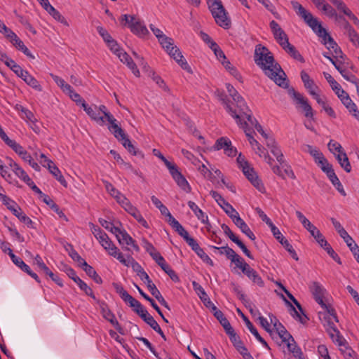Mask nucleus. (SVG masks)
<instances>
[{
    "instance_id": "1",
    "label": "nucleus",
    "mask_w": 359,
    "mask_h": 359,
    "mask_svg": "<svg viewBox=\"0 0 359 359\" xmlns=\"http://www.w3.org/2000/svg\"><path fill=\"white\" fill-rule=\"evenodd\" d=\"M254 60L264 74L277 85L282 88L287 87L285 72L280 66L275 62L273 55L267 48L260 44L257 45L255 50Z\"/></svg>"
},
{
    "instance_id": "2",
    "label": "nucleus",
    "mask_w": 359,
    "mask_h": 359,
    "mask_svg": "<svg viewBox=\"0 0 359 359\" xmlns=\"http://www.w3.org/2000/svg\"><path fill=\"white\" fill-rule=\"evenodd\" d=\"M222 104L224 105L226 110L228 113L236 119V123L243 129L248 126V123L245 121H243L245 118L248 120V121H251L252 120V114L251 110L247 106L244 99L241 95L233 100L236 104L237 109H234L232 107L233 103H231L229 100H226V99H222Z\"/></svg>"
},
{
    "instance_id": "3",
    "label": "nucleus",
    "mask_w": 359,
    "mask_h": 359,
    "mask_svg": "<svg viewBox=\"0 0 359 359\" xmlns=\"http://www.w3.org/2000/svg\"><path fill=\"white\" fill-rule=\"evenodd\" d=\"M291 4L296 13L303 18L307 25L309 26L318 36H322V34L325 33V29L322 27L318 20L299 2L294 1H292Z\"/></svg>"
},
{
    "instance_id": "4",
    "label": "nucleus",
    "mask_w": 359,
    "mask_h": 359,
    "mask_svg": "<svg viewBox=\"0 0 359 359\" xmlns=\"http://www.w3.org/2000/svg\"><path fill=\"white\" fill-rule=\"evenodd\" d=\"M207 4L216 23L223 28H229L231 21L227 17V13L222 1L220 0H207Z\"/></svg>"
},
{
    "instance_id": "5",
    "label": "nucleus",
    "mask_w": 359,
    "mask_h": 359,
    "mask_svg": "<svg viewBox=\"0 0 359 359\" xmlns=\"http://www.w3.org/2000/svg\"><path fill=\"white\" fill-rule=\"evenodd\" d=\"M159 43L183 69L187 70L188 72H191V67L188 65L187 62L184 60V57L180 49L177 46H174L172 39L165 36L162 39H160Z\"/></svg>"
},
{
    "instance_id": "6",
    "label": "nucleus",
    "mask_w": 359,
    "mask_h": 359,
    "mask_svg": "<svg viewBox=\"0 0 359 359\" xmlns=\"http://www.w3.org/2000/svg\"><path fill=\"white\" fill-rule=\"evenodd\" d=\"M238 167L242 170L245 176L252 183V184L260 192L265 191V187L262 181L258 178L254 169L251 168L245 157L239 154L236 159Z\"/></svg>"
},
{
    "instance_id": "7",
    "label": "nucleus",
    "mask_w": 359,
    "mask_h": 359,
    "mask_svg": "<svg viewBox=\"0 0 359 359\" xmlns=\"http://www.w3.org/2000/svg\"><path fill=\"white\" fill-rule=\"evenodd\" d=\"M120 21L123 26L128 25L130 31L139 37H145L149 34V30L143 22L136 18L135 15H122Z\"/></svg>"
},
{
    "instance_id": "8",
    "label": "nucleus",
    "mask_w": 359,
    "mask_h": 359,
    "mask_svg": "<svg viewBox=\"0 0 359 359\" xmlns=\"http://www.w3.org/2000/svg\"><path fill=\"white\" fill-rule=\"evenodd\" d=\"M290 95L292 97L297 107H301L304 112V116L306 118H313V111L311 106L309 104L308 99L302 94L294 90V88L290 89L288 91Z\"/></svg>"
},
{
    "instance_id": "9",
    "label": "nucleus",
    "mask_w": 359,
    "mask_h": 359,
    "mask_svg": "<svg viewBox=\"0 0 359 359\" xmlns=\"http://www.w3.org/2000/svg\"><path fill=\"white\" fill-rule=\"evenodd\" d=\"M169 172L177 184L186 193L191 192V188L185 177L179 171L175 164L168 168Z\"/></svg>"
},
{
    "instance_id": "10",
    "label": "nucleus",
    "mask_w": 359,
    "mask_h": 359,
    "mask_svg": "<svg viewBox=\"0 0 359 359\" xmlns=\"http://www.w3.org/2000/svg\"><path fill=\"white\" fill-rule=\"evenodd\" d=\"M210 194L231 219L238 214L233 207L226 201L219 193L215 191H210Z\"/></svg>"
},
{
    "instance_id": "11",
    "label": "nucleus",
    "mask_w": 359,
    "mask_h": 359,
    "mask_svg": "<svg viewBox=\"0 0 359 359\" xmlns=\"http://www.w3.org/2000/svg\"><path fill=\"white\" fill-rule=\"evenodd\" d=\"M214 149H224V153L229 156H235L237 153V150L232 146L231 142L225 137H222L216 141Z\"/></svg>"
},
{
    "instance_id": "12",
    "label": "nucleus",
    "mask_w": 359,
    "mask_h": 359,
    "mask_svg": "<svg viewBox=\"0 0 359 359\" xmlns=\"http://www.w3.org/2000/svg\"><path fill=\"white\" fill-rule=\"evenodd\" d=\"M326 330L333 342L337 344L340 346H345L346 344V340L341 335L334 323L330 320H327Z\"/></svg>"
},
{
    "instance_id": "13",
    "label": "nucleus",
    "mask_w": 359,
    "mask_h": 359,
    "mask_svg": "<svg viewBox=\"0 0 359 359\" xmlns=\"http://www.w3.org/2000/svg\"><path fill=\"white\" fill-rule=\"evenodd\" d=\"M324 41L323 43L327 46V48L329 50H332L335 53L336 57H340L341 59H344L346 57L341 51L340 47L338 44L334 41V39L328 34V33L325 31V33L322 34L321 36Z\"/></svg>"
},
{
    "instance_id": "14",
    "label": "nucleus",
    "mask_w": 359,
    "mask_h": 359,
    "mask_svg": "<svg viewBox=\"0 0 359 359\" xmlns=\"http://www.w3.org/2000/svg\"><path fill=\"white\" fill-rule=\"evenodd\" d=\"M271 323L273 324L276 330V334L283 342L290 340L292 335L287 331L285 327L279 322L277 318L273 315H269Z\"/></svg>"
},
{
    "instance_id": "15",
    "label": "nucleus",
    "mask_w": 359,
    "mask_h": 359,
    "mask_svg": "<svg viewBox=\"0 0 359 359\" xmlns=\"http://www.w3.org/2000/svg\"><path fill=\"white\" fill-rule=\"evenodd\" d=\"M107 121L109 123L108 129L114 135V137L119 141L121 139H124V137L126 136V134L125 133L124 130L118 126V121L114 117V116L107 115Z\"/></svg>"
},
{
    "instance_id": "16",
    "label": "nucleus",
    "mask_w": 359,
    "mask_h": 359,
    "mask_svg": "<svg viewBox=\"0 0 359 359\" xmlns=\"http://www.w3.org/2000/svg\"><path fill=\"white\" fill-rule=\"evenodd\" d=\"M310 290L316 302L320 306H325L323 297L326 290L318 282H313L310 285Z\"/></svg>"
},
{
    "instance_id": "17",
    "label": "nucleus",
    "mask_w": 359,
    "mask_h": 359,
    "mask_svg": "<svg viewBox=\"0 0 359 359\" xmlns=\"http://www.w3.org/2000/svg\"><path fill=\"white\" fill-rule=\"evenodd\" d=\"M238 313L241 316L243 320H244L247 327L250 330V332L255 336V337L266 348L269 349V346L266 341L260 336L257 329L254 327L252 323L249 320V319L241 312V311L238 309Z\"/></svg>"
},
{
    "instance_id": "18",
    "label": "nucleus",
    "mask_w": 359,
    "mask_h": 359,
    "mask_svg": "<svg viewBox=\"0 0 359 359\" xmlns=\"http://www.w3.org/2000/svg\"><path fill=\"white\" fill-rule=\"evenodd\" d=\"M82 107L86 113L97 123L103 125L105 123V120L102 116H100V111H97V107L94 106V108L88 106L86 102H82Z\"/></svg>"
},
{
    "instance_id": "19",
    "label": "nucleus",
    "mask_w": 359,
    "mask_h": 359,
    "mask_svg": "<svg viewBox=\"0 0 359 359\" xmlns=\"http://www.w3.org/2000/svg\"><path fill=\"white\" fill-rule=\"evenodd\" d=\"M25 162L30 161L32 156L18 143L13 140H8L6 144Z\"/></svg>"
},
{
    "instance_id": "20",
    "label": "nucleus",
    "mask_w": 359,
    "mask_h": 359,
    "mask_svg": "<svg viewBox=\"0 0 359 359\" xmlns=\"http://www.w3.org/2000/svg\"><path fill=\"white\" fill-rule=\"evenodd\" d=\"M46 163H43V166L46 167L49 172L58 180L62 185L67 186V182L62 175L60 170L51 160H46Z\"/></svg>"
},
{
    "instance_id": "21",
    "label": "nucleus",
    "mask_w": 359,
    "mask_h": 359,
    "mask_svg": "<svg viewBox=\"0 0 359 359\" xmlns=\"http://www.w3.org/2000/svg\"><path fill=\"white\" fill-rule=\"evenodd\" d=\"M232 221L233 223L241 229V231L245 233L252 241L255 240V236L253 232L250 230L248 224L244 220L241 218L238 214L236 217H233Z\"/></svg>"
},
{
    "instance_id": "22",
    "label": "nucleus",
    "mask_w": 359,
    "mask_h": 359,
    "mask_svg": "<svg viewBox=\"0 0 359 359\" xmlns=\"http://www.w3.org/2000/svg\"><path fill=\"white\" fill-rule=\"evenodd\" d=\"M100 245L106 251H107L109 255L116 258L118 260L122 258L123 254L119 251L118 248L113 243L109 238L100 243Z\"/></svg>"
},
{
    "instance_id": "23",
    "label": "nucleus",
    "mask_w": 359,
    "mask_h": 359,
    "mask_svg": "<svg viewBox=\"0 0 359 359\" xmlns=\"http://www.w3.org/2000/svg\"><path fill=\"white\" fill-rule=\"evenodd\" d=\"M118 261L128 267H132L133 270L137 273L138 276H140L142 273L144 272V270L140 266V264L137 262L131 256H128L127 259H126L122 255V258L118 259Z\"/></svg>"
},
{
    "instance_id": "24",
    "label": "nucleus",
    "mask_w": 359,
    "mask_h": 359,
    "mask_svg": "<svg viewBox=\"0 0 359 359\" xmlns=\"http://www.w3.org/2000/svg\"><path fill=\"white\" fill-rule=\"evenodd\" d=\"M118 58L123 63L126 64L130 69L132 70L135 76L137 77L140 76V73L139 69H137L132 58L126 52L124 51L121 53V54L118 55Z\"/></svg>"
},
{
    "instance_id": "25",
    "label": "nucleus",
    "mask_w": 359,
    "mask_h": 359,
    "mask_svg": "<svg viewBox=\"0 0 359 359\" xmlns=\"http://www.w3.org/2000/svg\"><path fill=\"white\" fill-rule=\"evenodd\" d=\"M267 146L269 147L271 152L276 157L277 161L280 165L285 163L283 154L280 149V148L277 146L276 142L273 139H269L267 142Z\"/></svg>"
},
{
    "instance_id": "26",
    "label": "nucleus",
    "mask_w": 359,
    "mask_h": 359,
    "mask_svg": "<svg viewBox=\"0 0 359 359\" xmlns=\"http://www.w3.org/2000/svg\"><path fill=\"white\" fill-rule=\"evenodd\" d=\"M243 273L245 274L252 282L257 285L262 287L264 286V281L257 272L251 268L250 266L247 267L244 266Z\"/></svg>"
},
{
    "instance_id": "27",
    "label": "nucleus",
    "mask_w": 359,
    "mask_h": 359,
    "mask_svg": "<svg viewBox=\"0 0 359 359\" xmlns=\"http://www.w3.org/2000/svg\"><path fill=\"white\" fill-rule=\"evenodd\" d=\"M323 75L337 97L342 94L345 95L346 91L341 88L340 84L329 73L323 72Z\"/></svg>"
},
{
    "instance_id": "28",
    "label": "nucleus",
    "mask_w": 359,
    "mask_h": 359,
    "mask_svg": "<svg viewBox=\"0 0 359 359\" xmlns=\"http://www.w3.org/2000/svg\"><path fill=\"white\" fill-rule=\"evenodd\" d=\"M347 67L353 69V66H349L348 62H346L341 68H338V71L344 79L354 84L358 79L347 70Z\"/></svg>"
},
{
    "instance_id": "29",
    "label": "nucleus",
    "mask_w": 359,
    "mask_h": 359,
    "mask_svg": "<svg viewBox=\"0 0 359 359\" xmlns=\"http://www.w3.org/2000/svg\"><path fill=\"white\" fill-rule=\"evenodd\" d=\"M114 235L120 245H129L133 243V238L124 229L118 228V233H115Z\"/></svg>"
},
{
    "instance_id": "30",
    "label": "nucleus",
    "mask_w": 359,
    "mask_h": 359,
    "mask_svg": "<svg viewBox=\"0 0 359 359\" xmlns=\"http://www.w3.org/2000/svg\"><path fill=\"white\" fill-rule=\"evenodd\" d=\"M148 290L151 292V294L158 300V302L164 307L170 310V307L168 306V304L165 300L164 297L161 294L160 291L157 289L155 284H152L150 285H148Z\"/></svg>"
},
{
    "instance_id": "31",
    "label": "nucleus",
    "mask_w": 359,
    "mask_h": 359,
    "mask_svg": "<svg viewBox=\"0 0 359 359\" xmlns=\"http://www.w3.org/2000/svg\"><path fill=\"white\" fill-rule=\"evenodd\" d=\"M284 301L285 302L286 304L290 306L292 308V310L294 312V314H292L293 317L299 320L301 323H304V319L307 318L306 316L304 313L303 309L299 304L298 301H295L294 303L295 306L297 307L298 310L304 315V317L301 316L300 313L295 309V308L290 304V302H288L283 296H282Z\"/></svg>"
},
{
    "instance_id": "32",
    "label": "nucleus",
    "mask_w": 359,
    "mask_h": 359,
    "mask_svg": "<svg viewBox=\"0 0 359 359\" xmlns=\"http://www.w3.org/2000/svg\"><path fill=\"white\" fill-rule=\"evenodd\" d=\"M284 301L285 302L286 304L290 306L292 308V310L294 312V314H292L293 317L299 320L301 323H304V319L307 318L306 316L304 313L303 309L299 304L298 301H295L294 303L295 306L297 307L298 310L304 315V317L301 316L300 313L295 309V308L290 304V302H288L283 296H282Z\"/></svg>"
},
{
    "instance_id": "33",
    "label": "nucleus",
    "mask_w": 359,
    "mask_h": 359,
    "mask_svg": "<svg viewBox=\"0 0 359 359\" xmlns=\"http://www.w3.org/2000/svg\"><path fill=\"white\" fill-rule=\"evenodd\" d=\"M287 348L290 352H291L295 358H298L301 359L303 353L301 348L297 345L294 339L292 337L290 340L286 341Z\"/></svg>"
},
{
    "instance_id": "34",
    "label": "nucleus",
    "mask_w": 359,
    "mask_h": 359,
    "mask_svg": "<svg viewBox=\"0 0 359 359\" xmlns=\"http://www.w3.org/2000/svg\"><path fill=\"white\" fill-rule=\"evenodd\" d=\"M126 304H129V306L132 308H133L134 311L137 314L140 315V311L144 310V308L142 306V305L140 304V302H138L137 299L133 298L130 294H128V296L123 299Z\"/></svg>"
},
{
    "instance_id": "35",
    "label": "nucleus",
    "mask_w": 359,
    "mask_h": 359,
    "mask_svg": "<svg viewBox=\"0 0 359 359\" xmlns=\"http://www.w3.org/2000/svg\"><path fill=\"white\" fill-rule=\"evenodd\" d=\"M308 231L321 247L327 245V241L316 226L313 225Z\"/></svg>"
},
{
    "instance_id": "36",
    "label": "nucleus",
    "mask_w": 359,
    "mask_h": 359,
    "mask_svg": "<svg viewBox=\"0 0 359 359\" xmlns=\"http://www.w3.org/2000/svg\"><path fill=\"white\" fill-rule=\"evenodd\" d=\"M138 316L154 330L159 325L145 309L144 310H141L140 313Z\"/></svg>"
},
{
    "instance_id": "37",
    "label": "nucleus",
    "mask_w": 359,
    "mask_h": 359,
    "mask_svg": "<svg viewBox=\"0 0 359 359\" xmlns=\"http://www.w3.org/2000/svg\"><path fill=\"white\" fill-rule=\"evenodd\" d=\"M336 158L341 167L344 168L346 172H350L351 171V166L348 158L344 151L341 154H337Z\"/></svg>"
},
{
    "instance_id": "38",
    "label": "nucleus",
    "mask_w": 359,
    "mask_h": 359,
    "mask_svg": "<svg viewBox=\"0 0 359 359\" xmlns=\"http://www.w3.org/2000/svg\"><path fill=\"white\" fill-rule=\"evenodd\" d=\"M120 141L122 142L123 147L133 155L140 156L142 158L144 156L142 152L137 149L132 144L130 140L127 137V135L124 137V139H121Z\"/></svg>"
},
{
    "instance_id": "39",
    "label": "nucleus",
    "mask_w": 359,
    "mask_h": 359,
    "mask_svg": "<svg viewBox=\"0 0 359 359\" xmlns=\"http://www.w3.org/2000/svg\"><path fill=\"white\" fill-rule=\"evenodd\" d=\"M273 34L277 42L283 48L290 45L288 37L283 29L280 31L278 30L277 32H275Z\"/></svg>"
},
{
    "instance_id": "40",
    "label": "nucleus",
    "mask_w": 359,
    "mask_h": 359,
    "mask_svg": "<svg viewBox=\"0 0 359 359\" xmlns=\"http://www.w3.org/2000/svg\"><path fill=\"white\" fill-rule=\"evenodd\" d=\"M13 214L17 217L20 222L25 224L29 228H34L33 222L32 219L27 217L21 210V208L18 206L16 209L15 212H13Z\"/></svg>"
},
{
    "instance_id": "41",
    "label": "nucleus",
    "mask_w": 359,
    "mask_h": 359,
    "mask_svg": "<svg viewBox=\"0 0 359 359\" xmlns=\"http://www.w3.org/2000/svg\"><path fill=\"white\" fill-rule=\"evenodd\" d=\"M214 316L219 321L220 324L225 330L226 333L233 329L230 323L222 311L215 312Z\"/></svg>"
},
{
    "instance_id": "42",
    "label": "nucleus",
    "mask_w": 359,
    "mask_h": 359,
    "mask_svg": "<svg viewBox=\"0 0 359 359\" xmlns=\"http://www.w3.org/2000/svg\"><path fill=\"white\" fill-rule=\"evenodd\" d=\"M8 255L10 256L12 262L16 266H18L19 268H20L23 271L26 272L30 268L27 264H26L23 262V260L21 258L15 256L13 254V250L11 249H8Z\"/></svg>"
},
{
    "instance_id": "43",
    "label": "nucleus",
    "mask_w": 359,
    "mask_h": 359,
    "mask_svg": "<svg viewBox=\"0 0 359 359\" xmlns=\"http://www.w3.org/2000/svg\"><path fill=\"white\" fill-rule=\"evenodd\" d=\"M50 76L65 93L67 94L72 89V86L60 76L53 74H50Z\"/></svg>"
},
{
    "instance_id": "44",
    "label": "nucleus",
    "mask_w": 359,
    "mask_h": 359,
    "mask_svg": "<svg viewBox=\"0 0 359 359\" xmlns=\"http://www.w3.org/2000/svg\"><path fill=\"white\" fill-rule=\"evenodd\" d=\"M303 150L308 152L314 159L315 162L318 161L321 157L324 156L322 152L311 145L306 144L303 147Z\"/></svg>"
},
{
    "instance_id": "45",
    "label": "nucleus",
    "mask_w": 359,
    "mask_h": 359,
    "mask_svg": "<svg viewBox=\"0 0 359 359\" xmlns=\"http://www.w3.org/2000/svg\"><path fill=\"white\" fill-rule=\"evenodd\" d=\"M188 206L194 212L195 215L199 220L201 222H205V220H207V215L202 211L201 209L198 208V206L194 202L191 201H189Z\"/></svg>"
},
{
    "instance_id": "46",
    "label": "nucleus",
    "mask_w": 359,
    "mask_h": 359,
    "mask_svg": "<svg viewBox=\"0 0 359 359\" xmlns=\"http://www.w3.org/2000/svg\"><path fill=\"white\" fill-rule=\"evenodd\" d=\"M170 226L180 235L185 241H187L190 236L189 233L184 229V228L180 224L177 219H172Z\"/></svg>"
},
{
    "instance_id": "47",
    "label": "nucleus",
    "mask_w": 359,
    "mask_h": 359,
    "mask_svg": "<svg viewBox=\"0 0 359 359\" xmlns=\"http://www.w3.org/2000/svg\"><path fill=\"white\" fill-rule=\"evenodd\" d=\"M87 275L92 278L93 280L98 284H101L102 283V280L101 277L97 273V272L94 270V269L88 265V264L83 268Z\"/></svg>"
},
{
    "instance_id": "48",
    "label": "nucleus",
    "mask_w": 359,
    "mask_h": 359,
    "mask_svg": "<svg viewBox=\"0 0 359 359\" xmlns=\"http://www.w3.org/2000/svg\"><path fill=\"white\" fill-rule=\"evenodd\" d=\"M283 49L290 54L294 59L301 62H304V60L302 55L299 53V52L295 48L294 46L290 43L288 46H285L283 48Z\"/></svg>"
},
{
    "instance_id": "49",
    "label": "nucleus",
    "mask_w": 359,
    "mask_h": 359,
    "mask_svg": "<svg viewBox=\"0 0 359 359\" xmlns=\"http://www.w3.org/2000/svg\"><path fill=\"white\" fill-rule=\"evenodd\" d=\"M2 203L7 207L8 210H10L12 212H15L16 209L18 207L16 203L11 199L7 196H1V199Z\"/></svg>"
},
{
    "instance_id": "50",
    "label": "nucleus",
    "mask_w": 359,
    "mask_h": 359,
    "mask_svg": "<svg viewBox=\"0 0 359 359\" xmlns=\"http://www.w3.org/2000/svg\"><path fill=\"white\" fill-rule=\"evenodd\" d=\"M301 78L305 88L309 90V92L310 93V90H313L314 83L313 81L310 79L309 74L304 71H302L301 72Z\"/></svg>"
},
{
    "instance_id": "51",
    "label": "nucleus",
    "mask_w": 359,
    "mask_h": 359,
    "mask_svg": "<svg viewBox=\"0 0 359 359\" xmlns=\"http://www.w3.org/2000/svg\"><path fill=\"white\" fill-rule=\"evenodd\" d=\"M226 334L229 335L231 341L236 348V350L243 345L240 337L236 334L233 329L231 330Z\"/></svg>"
},
{
    "instance_id": "52",
    "label": "nucleus",
    "mask_w": 359,
    "mask_h": 359,
    "mask_svg": "<svg viewBox=\"0 0 359 359\" xmlns=\"http://www.w3.org/2000/svg\"><path fill=\"white\" fill-rule=\"evenodd\" d=\"M327 147L330 151L334 155H335V156L337 155L336 154L335 151L338 152V154L344 152L343 148L341 146V144L333 140H331L329 142Z\"/></svg>"
},
{
    "instance_id": "53",
    "label": "nucleus",
    "mask_w": 359,
    "mask_h": 359,
    "mask_svg": "<svg viewBox=\"0 0 359 359\" xmlns=\"http://www.w3.org/2000/svg\"><path fill=\"white\" fill-rule=\"evenodd\" d=\"M102 316L106 320L109 317H113L114 313L110 311L107 304L104 302L97 301Z\"/></svg>"
},
{
    "instance_id": "54",
    "label": "nucleus",
    "mask_w": 359,
    "mask_h": 359,
    "mask_svg": "<svg viewBox=\"0 0 359 359\" xmlns=\"http://www.w3.org/2000/svg\"><path fill=\"white\" fill-rule=\"evenodd\" d=\"M320 10H322L328 17L335 18L336 20H338L339 15L336 11L327 2L323 5V7Z\"/></svg>"
},
{
    "instance_id": "55",
    "label": "nucleus",
    "mask_w": 359,
    "mask_h": 359,
    "mask_svg": "<svg viewBox=\"0 0 359 359\" xmlns=\"http://www.w3.org/2000/svg\"><path fill=\"white\" fill-rule=\"evenodd\" d=\"M99 222L102 226L111 232L113 234L115 233H118V227L115 226L113 223L102 218L99 219Z\"/></svg>"
},
{
    "instance_id": "56",
    "label": "nucleus",
    "mask_w": 359,
    "mask_h": 359,
    "mask_svg": "<svg viewBox=\"0 0 359 359\" xmlns=\"http://www.w3.org/2000/svg\"><path fill=\"white\" fill-rule=\"evenodd\" d=\"M25 83L36 91L41 92L43 88L39 82L31 74L27 78Z\"/></svg>"
},
{
    "instance_id": "57",
    "label": "nucleus",
    "mask_w": 359,
    "mask_h": 359,
    "mask_svg": "<svg viewBox=\"0 0 359 359\" xmlns=\"http://www.w3.org/2000/svg\"><path fill=\"white\" fill-rule=\"evenodd\" d=\"M296 215L299 220V222L302 223L303 226L309 231L311 226H313V224L299 210L296 211Z\"/></svg>"
},
{
    "instance_id": "58",
    "label": "nucleus",
    "mask_w": 359,
    "mask_h": 359,
    "mask_svg": "<svg viewBox=\"0 0 359 359\" xmlns=\"http://www.w3.org/2000/svg\"><path fill=\"white\" fill-rule=\"evenodd\" d=\"M224 67L229 70L231 74H232L235 78H236L238 80H240L241 79V76L239 74V72L237 71V69L233 67L231 62L229 60H225L224 61H222V62Z\"/></svg>"
},
{
    "instance_id": "59",
    "label": "nucleus",
    "mask_w": 359,
    "mask_h": 359,
    "mask_svg": "<svg viewBox=\"0 0 359 359\" xmlns=\"http://www.w3.org/2000/svg\"><path fill=\"white\" fill-rule=\"evenodd\" d=\"M210 49L214 52L215 56L217 57V59L222 62V61H224L226 60V57L222 51V50L219 48V46L217 45V43H213L211 45Z\"/></svg>"
},
{
    "instance_id": "60",
    "label": "nucleus",
    "mask_w": 359,
    "mask_h": 359,
    "mask_svg": "<svg viewBox=\"0 0 359 359\" xmlns=\"http://www.w3.org/2000/svg\"><path fill=\"white\" fill-rule=\"evenodd\" d=\"M69 255L74 261L77 262L79 266H81L82 268H83L87 264V262L85 261V259H83L75 250L72 249L69 253Z\"/></svg>"
},
{
    "instance_id": "61",
    "label": "nucleus",
    "mask_w": 359,
    "mask_h": 359,
    "mask_svg": "<svg viewBox=\"0 0 359 359\" xmlns=\"http://www.w3.org/2000/svg\"><path fill=\"white\" fill-rule=\"evenodd\" d=\"M280 243L284 246L285 250L290 254V255L294 259H295L296 261L299 260L297 254L296 253L293 247L287 239H284L283 241L280 242Z\"/></svg>"
},
{
    "instance_id": "62",
    "label": "nucleus",
    "mask_w": 359,
    "mask_h": 359,
    "mask_svg": "<svg viewBox=\"0 0 359 359\" xmlns=\"http://www.w3.org/2000/svg\"><path fill=\"white\" fill-rule=\"evenodd\" d=\"M192 285L194 290L196 291V292L198 294V297L201 300H205V297H207V293L203 288V287L196 283V281L192 282Z\"/></svg>"
},
{
    "instance_id": "63",
    "label": "nucleus",
    "mask_w": 359,
    "mask_h": 359,
    "mask_svg": "<svg viewBox=\"0 0 359 359\" xmlns=\"http://www.w3.org/2000/svg\"><path fill=\"white\" fill-rule=\"evenodd\" d=\"M103 182L104 184V187L107 192L114 198L121 194L109 182L104 181Z\"/></svg>"
},
{
    "instance_id": "64",
    "label": "nucleus",
    "mask_w": 359,
    "mask_h": 359,
    "mask_svg": "<svg viewBox=\"0 0 359 359\" xmlns=\"http://www.w3.org/2000/svg\"><path fill=\"white\" fill-rule=\"evenodd\" d=\"M15 174L27 185H29L33 182L32 179L29 177V175L27 174V172L22 168H20L16 172H15Z\"/></svg>"
}]
</instances>
